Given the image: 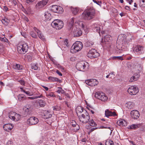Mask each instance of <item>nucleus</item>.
Returning <instances> with one entry per match:
<instances>
[{
    "label": "nucleus",
    "instance_id": "nucleus-24",
    "mask_svg": "<svg viewBox=\"0 0 145 145\" xmlns=\"http://www.w3.org/2000/svg\"><path fill=\"white\" fill-rule=\"evenodd\" d=\"M141 126V125L139 124H133L128 127V128L130 129H136Z\"/></svg>",
    "mask_w": 145,
    "mask_h": 145
},
{
    "label": "nucleus",
    "instance_id": "nucleus-16",
    "mask_svg": "<svg viewBox=\"0 0 145 145\" xmlns=\"http://www.w3.org/2000/svg\"><path fill=\"white\" fill-rule=\"evenodd\" d=\"M130 114L132 118L134 119H138L140 115L139 112L136 110L131 111Z\"/></svg>",
    "mask_w": 145,
    "mask_h": 145
},
{
    "label": "nucleus",
    "instance_id": "nucleus-33",
    "mask_svg": "<svg viewBox=\"0 0 145 145\" xmlns=\"http://www.w3.org/2000/svg\"><path fill=\"white\" fill-rule=\"evenodd\" d=\"M39 104L40 106L44 107L46 105V103L44 101L42 100H40L39 101Z\"/></svg>",
    "mask_w": 145,
    "mask_h": 145
},
{
    "label": "nucleus",
    "instance_id": "nucleus-40",
    "mask_svg": "<svg viewBox=\"0 0 145 145\" xmlns=\"http://www.w3.org/2000/svg\"><path fill=\"white\" fill-rule=\"evenodd\" d=\"M44 16L46 18H50L52 17L51 14L49 12H45Z\"/></svg>",
    "mask_w": 145,
    "mask_h": 145
},
{
    "label": "nucleus",
    "instance_id": "nucleus-57",
    "mask_svg": "<svg viewBox=\"0 0 145 145\" xmlns=\"http://www.w3.org/2000/svg\"><path fill=\"white\" fill-rule=\"evenodd\" d=\"M102 128H108L110 129L111 131V133H112V131L113 130V129L112 128H110V127L107 126L106 127L102 126L101 127Z\"/></svg>",
    "mask_w": 145,
    "mask_h": 145
},
{
    "label": "nucleus",
    "instance_id": "nucleus-36",
    "mask_svg": "<svg viewBox=\"0 0 145 145\" xmlns=\"http://www.w3.org/2000/svg\"><path fill=\"white\" fill-rule=\"evenodd\" d=\"M16 113V112H10L9 115V118L14 120V115H15Z\"/></svg>",
    "mask_w": 145,
    "mask_h": 145
},
{
    "label": "nucleus",
    "instance_id": "nucleus-4",
    "mask_svg": "<svg viewBox=\"0 0 145 145\" xmlns=\"http://www.w3.org/2000/svg\"><path fill=\"white\" fill-rule=\"evenodd\" d=\"M88 64L86 62L81 61L78 62L76 64V69L79 71H84L88 68Z\"/></svg>",
    "mask_w": 145,
    "mask_h": 145
},
{
    "label": "nucleus",
    "instance_id": "nucleus-14",
    "mask_svg": "<svg viewBox=\"0 0 145 145\" xmlns=\"http://www.w3.org/2000/svg\"><path fill=\"white\" fill-rule=\"evenodd\" d=\"M23 110L27 115H30L32 114V108L30 105H27L23 108Z\"/></svg>",
    "mask_w": 145,
    "mask_h": 145
},
{
    "label": "nucleus",
    "instance_id": "nucleus-29",
    "mask_svg": "<svg viewBox=\"0 0 145 145\" xmlns=\"http://www.w3.org/2000/svg\"><path fill=\"white\" fill-rule=\"evenodd\" d=\"M111 37L109 35H107L105 36L104 38V41L106 42H109L110 40H111Z\"/></svg>",
    "mask_w": 145,
    "mask_h": 145
},
{
    "label": "nucleus",
    "instance_id": "nucleus-23",
    "mask_svg": "<svg viewBox=\"0 0 145 145\" xmlns=\"http://www.w3.org/2000/svg\"><path fill=\"white\" fill-rule=\"evenodd\" d=\"M117 124L120 126H126L127 123L126 121L123 120H121L117 122Z\"/></svg>",
    "mask_w": 145,
    "mask_h": 145
},
{
    "label": "nucleus",
    "instance_id": "nucleus-9",
    "mask_svg": "<svg viewBox=\"0 0 145 145\" xmlns=\"http://www.w3.org/2000/svg\"><path fill=\"white\" fill-rule=\"evenodd\" d=\"M39 120L37 118L35 117H31L27 120V123L30 125H35L39 122Z\"/></svg>",
    "mask_w": 145,
    "mask_h": 145
},
{
    "label": "nucleus",
    "instance_id": "nucleus-42",
    "mask_svg": "<svg viewBox=\"0 0 145 145\" xmlns=\"http://www.w3.org/2000/svg\"><path fill=\"white\" fill-rule=\"evenodd\" d=\"M54 110L55 111H59L61 109V107L59 106L56 105L53 107Z\"/></svg>",
    "mask_w": 145,
    "mask_h": 145
},
{
    "label": "nucleus",
    "instance_id": "nucleus-37",
    "mask_svg": "<svg viewBox=\"0 0 145 145\" xmlns=\"http://www.w3.org/2000/svg\"><path fill=\"white\" fill-rule=\"evenodd\" d=\"M58 89L57 91V92L59 93H61L62 94H64L65 93V91L61 87H58Z\"/></svg>",
    "mask_w": 145,
    "mask_h": 145
},
{
    "label": "nucleus",
    "instance_id": "nucleus-41",
    "mask_svg": "<svg viewBox=\"0 0 145 145\" xmlns=\"http://www.w3.org/2000/svg\"><path fill=\"white\" fill-rule=\"evenodd\" d=\"M114 143L112 141L110 140H107L105 142V145H113Z\"/></svg>",
    "mask_w": 145,
    "mask_h": 145
},
{
    "label": "nucleus",
    "instance_id": "nucleus-25",
    "mask_svg": "<svg viewBox=\"0 0 145 145\" xmlns=\"http://www.w3.org/2000/svg\"><path fill=\"white\" fill-rule=\"evenodd\" d=\"M125 106L127 107L130 109L133 108L134 107V104L131 102H127L126 103Z\"/></svg>",
    "mask_w": 145,
    "mask_h": 145
},
{
    "label": "nucleus",
    "instance_id": "nucleus-44",
    "mask_svg": "<svg viewBox=\"0 0 145 145\" xmlns=\"http://www.w3.org/2000/svg\"><path fill=\"white\" fill-rule=\"evenodd\" d=\"M42 97V95H40L38 96H35L33 97H29L28 98L30 99L33 100L38 98H40Z\"/></svg>",
    "mask_w": 145,
    "mask_h": 145
},
{
    "label": "nucleus",
    "instance_id": "nucleus-60",
    "mask_svg": "<svg viewBox=\"0 0 145 145\" xmlns=\"http://www.w3.org/2000/svg\"><path fill=\"white\" fill-rule=\"evenodd\" d=\"M7 145H12L13 142L11 141H8L7 144Z\"/></svg>",
    "mask_w": 145,
    "mask_h": 145
},
{
    "label": "nucleus",
    "instance_id": "nucleus-54",
    "mask_svg": "<svg viewBox=\"0 0 145 145\" xmlns=\"http://www.w3.org/2000/svg\"><path fill=\"white\" fill-rule=\"evenodd\" d=\"M31 68L34 70H37L38 69L37 65V64H34L31 66Z\"/></svg>",
    "mask_w": 145,
    "mask_h": 145
},
{
    "label": "nucleus",
    "instance_id": "nucleus-58",
    "mask_svg": "<svg viewBox=\"0 0 145 145\" xmlns=\"http://www.w3.org/2000/svg\"><path fill=\"white\" fill-rule=\"evenodd\" d=\"M27 58L29 61H31L32 59V57L29 55H28L27 56Z\"/></svg>",
    "mask_w": 145,
    "mask_h": 145
},
{
    "label": "nucleus",
    "instance_id": "nucleus-15",
    "mask_svg": "<svg viewBox=\"0 0 145 145\" xmlns=\"http://www.w3.org/2000/svg\"><path fill=\"white\" fill-rule=\"evenodd\" d=\"M53 22L52 24V26L54 27L57 29H61L63 26V24L62 21L61 20L59 23L57 24L56 23L54 22Z\"/></svg>",
    "mask_w": 145,
    "mask_h": 145
},
{
    "label": "nucleus",
    "instance_id": "nucleus-13",
    "mask_svg": "<svg viewBox=\"0 0 145 145\" xmlns=\"http://www.w3.org/2000/svg\"><path fill=\"white\" fill-rule=\"evenodd\" d=\"M143 46H137L134 49L133 52H134L135 54L137 55L141 54L144 53Z\"/></svg>",
    "mask_w": 145,
    "mask_h": 145
},
{
    "label": "nucleus",
    "instance_id": "nucleus-21",
    "mask_svg": "<svg viewBox=\"0 0 145 145\" xmlns=\"http://www.w3.org/2000/svg\"><path fill=\"white\" fill-rule=\"evenodd\" d=\"M105 115L106 116L108 117L109 116H114L117 115L115 112H112L108 110L105 111Z\"/></svg>",
    "mask_w": 145,
    "mask_h": 145
},
{
    "label": "nucleus",
    "instance_id": "nucleus-52",
    "mask_svg": "<svg viewBox=\"0 0 145 145\" xmlns=\"http://www.w3.org/2000/svg\"><path fill=\"white\" fill-rule=\"evenodd\" d=\"M109 78L113 79L114 78L115 74H114V72H112L110 73L109 74Z\"/></svg>",
    "mask_w": 145,
    "mask_h": 145
},
{
    "label": "nucleus",
    "instance_id": "nucleus-1",
    "mask_svg": "<svg viewBox=\"0 0 145 145\" xmlns=\"http://www.w3.org/2000/svg\"><path fill=\"white\" fill-rule=\"evenodd\" d=\"M122 35H120L118 36V39L117 41L116 44V50L117 53H121L123 51H126L127 50V47L125 46L123 43L121 42V41L123 42Z\"/></svg>",
    "mask_w": 145,
    "mask_h": 145
},
{
    "label": "nucleus",
    "instance_id": "nucleus-27",
    "mask_svg": "<svg viewBox=\"0 0 145 145\" xmlns=\"http://www.w3.org/2000/svg\"><path fill=\"white\" fill-rule=\"evenodd\" d=\"M1 22L3 24L7 25L10 22V20L8 19H2L1 20Z\"/></svg>",
    "mask_w": 145,
    "mask_h": 145
},
{
    "label": "nucleus",
    "instance_id": "nucleus-8",
    "mask_svg": "<svg viewBox=\"0 0 145 145\" xmlns=\"http://www.w3.org/2000/svg\"><path fill=\"white\" fill-rule=\"evenodd\" d=\"M95 97L103 101H106L108 98L105 94L102 92L98 91L95 93Z\"/></svg>",
    "mask_w": 145,
    "mask_h": 145
},
{
    "label": "nucleus",
    "instance_id": "nucleus-39",
    "mask_svg": "<svg viewBox=\"0 0 145 145\" xmlns=\"http://www.w3.org/2000/svg\"><path fill=\"white\" fill-rule=\"evenodd\" d=\"M139 5L141 7H145V0H140Z\"/></svg>",
    "mask_w": 145,
    "mask_h": 145
},
{
    "label": "nucleus",
    "instance_id": "nucleus-56",
    "mask_svg": "<svg viewBox=\"0 0 145 145\" xmlns=\"http://www.w3.org/2000/svg\"><path fill=\"white\" fill-rule=\"evenodd\" d=\"M31 36L34 37V38H36L37 37V35L36 34L33 32H31Z\"/></svg>",
    "mask_w": 145,
    "mask_h": 145
},
{
    "label": "nucleus",
    "instance_id": "nucleus-64",
    "mask_svg": "<svg viewBox=\"0 0 145 145\" xmlns=\"http://www.w3.org/2000/svg\"><path fill=\"white\" fill-rule=\"evenodd\" d=\"M56 72L60 76H61L62 75V74L58 70H57L56 71Z\"/></svg>",
    "mask_w": 145,
    "mask_h": 145
},
{
    "label": "nucleus",
    "instance_id": "nucleus-48",
    "mask_svg": "<svg viewBox=\"0 0 145 145\" xmlns=\"http://www.w3.org/2000/svg\"><path fill=\"white\" fill-rule=\"evenodd\" d=\"M14 69L17 70H20L22 69L20 68V66L19 64H16L14 66Z\"/></svg>",
    "mask_w": 145,
    "mask_h": 145
},
{
    "label": "nucleus",
    "instance_id": "nucleus-2",
    "mask_svg": "<svg viewBox=\"0 0 145 145\" xmlns=\"http://www.w3.org/2000/svg\"><path fill=\"white\" fill-rule=\"evenodd\" d=\"M95 14V9L92 7H87L83 12L82 14V17L86 18L90 17L93 18Z\"/></svg>",
    "mask_w": 145,
    "mask_h": 145
},
{
    "label": "nucleus",
    "instance_id": "nucleus-53",
    "mask_svg": "<svg viewBox=\"0 0 145 145\" xmlns=\"http://www.w3.org/2000/svg\"><path fill=\"white\" fill-rule=\"evenodd\" d=\"M1 40L2 41L4 42L7 43H8L9 42L8 40L5 37L3 38H1Z\"/></svg>",
    "mask_w": 145,
    "mask_h": 145
},
{
    "label": "nucleus",
    "instance_id": "nucleus-34",
    "mask_svg": "<svg viewBox=\"0 0 145 145\" xmlns=\"http://www.w3.org/2000/svg\"><path fill=\"white\" fill-rule=\"evenodd\" d=\"M88 123L89 124L90 126L93 127H95L97 125V124L93 120H92L90 121H89H89H88Z\"/></svg>",
    "mask_w": 145,
    "mask_h": 145
},
{
    "label": "nucleus",
    "instance_id": "nucleus-22",
    "mask_svg": "<svg viewBox=\"0 0 145 145\" xmlns=\"http://www.w3.org/2000/svg\"><path fill=\"white\" fill-rule=\"evenodd\" d=\"M86 110L85 109H84L81 106H78L76 108V112L78 116V114L83 113H84V110Z\"/></svg>",
    "mask_w": 145,
    "mask_h": 145
},
{
    "label": "nucleus",
    "instance_id": "nucleus-10",
    "mask_svg": "<svg viewBox=\"0 0 145 145\" xmlns=\"http://www.w3.org/2000/svg\"><path fill=\"white\" fill-rule=\"evenodd\" d=\"M51 10L53 12L59 14L63 13V10L61 7L57 5H52Z\"/></svg>",
    "mask_w": 145,
    "mask_h": 145
},
{
    "label": "nucleus",
    "instance_id": "nucleus-20",
    "mask_svg": "<svg viewBox=\"0 0 145 145\" xmlns=\"http://www.w3.org/2000/svg\"><path fill=\"white\" fill-rule=\"evenodd\" d=\"M82 31L79 29H74L73 32L74 35V37H79L82 34Z\"/></svg>",
    "mask_w": 145,
    "mask_h": 145
},
{
    "label": "nucleus",
    "instance_id": "nucleus-43",
    "mask_svg": "<svg viewBox=\"0 0 145 145\" xmlns=\"http://www.w3.org/2000/svg\"><path fill=\"white\" fill-rule=\"evenodd\" d=\"M113 59H118L122 60L123 59V58L121 56H113L112 57Z\"/></svg>",
    "mask_w": 145,
    "mask_h": 145
},
{
    "label": "nucleus",
    "instance_id": "nucleus-59",
    "mask_svg": "<svg viewBox=\"0 0 145 145\" xmlns=\"http://www.w3.org/2000/svg\"><path fill=\"white\" fill-rule=\"evenodd\" d=\"M64 43L67 46H68V40L67 39H65L64 41Z\"/></svg>",
    "mask_w": 145,
    "mask_h": 145
},
{
    "label": "nucleus",
    "instance_id": "nucleus-63",
    "mask_svg": "<svg viewBox=\"0 0 145 145\" xmlns=\"http://www.w3.org/2000/svg\"><path fill=\"white\" fill-rule=\"evenodd\" d=\"M61 20H58V19H56L54 20L53 22H54L56 23L57 24L59 23L60 22Z\"/></svg>",
    "mask_w": 145,
    "mask_h": 145
},
{
    "label": "nucleus",
    "instance_id": "nucleus-46",
    "mask_svg": "<svg viewBox=\"0 0 145 145\" xmlns=\"http://www.w3.org/2000/svg\"><path fill=\"white\" fill-rule=\"evenodd\" d=\"M74 20L73 19H71L68 21V23L70 24V25L72 26L74 25Z\"/></svg>",
    "mask_w": 145,
    "mask_h": 145
},
{
    "label": "nucleus",
    "instance_id": "nucleus-51",
    "mask_svg": "<svg viewBox=\"0 0 145 145\" xmlns=\"http://www.w3.org/2000/svg\"><path fill=\"white\" fill-rule=\"evenodd\" d=\"M85 82L86 84L89 86H91V85H93L91 83V79L86 80Z\"/></svg>",
    "mask_w": 145,
    "mask_h": 145
},
{
    "label": "nucleus",
    "instance_id": "nucleus-49",
    "mask_svg": "<svg viewBox=\"0 0 145 145\" xmlns=\"http://www.w3.org/2000/svg\"><path fill=\"white\" fill-rule=\"evenodd\" d=\"M74 121V123H72V126H73L74 127H77V128L76 129H75L76 130H79L80 129V128L78 125L76 124L75 121Z\"/></svg>",
    "mask_w": 145,
    "mask_h": 145
},
{
    "label": "nucleus",
    "instance_id": "nucleus-61",
    "mask_svg": "<svg viewBox=\"0 0 145 145\" xmlns=\"http://www.w3.org/2000/svg\"><path fill=\"white\" fill-rule=\"evenodd\" d=\"M93 1L95 3H96L97 4H98L99 5H100V4L101 3V2H99V1H96L95 0H93Z\"/></svg>",
    "mask_w": 145,
    "mask_h": 145
},
{
    "label": "nucleus",
    "instance_id": "nucleus-47",
    "mask_svg": "<svg viewBox=\"0 0 145 145\" xmlns=\"http://www.w3.org/2000/svg\"><path fill=\"white\" fill-rule=\"evenodd\" d=\"M20 88V89H21L22 91H23L24 93H25L27 95L29 96H31L33 95L32 94L30 93V92H29V91H26L25 90L23 89V88Z\"/></svg>",
    "mask_w": 145,
    "mask_h": 145
},
{
    "label": "nucleus",
    "instance_id": "nucleus-32",
    "mask_svg": "<svg viewBox=\"0 0 145 145\" xmlns=\"http://www.w3.org/2000/svg\"><path fill=\"white\" fill-rule=\"evenodd\" d=\"M139 75H137L136 76H136H132L131 78L129 81L130 82H133V81H136L138 79V78H139Z\"/></svg>",
    "mask_w": 145,
    "mask_h": 145
},
{
    "label": "nucleus",
    "instance_id": "nucleus-17",
    "mask_svg": "<svg viewBox=\"0 0 145 145\" xmlns=\"http://www.w3.org/2000/svg\"><path fill=\"white\" fill-rule=\"evenodd\" d=\"M3 127L5 131L9 132L13 128V126L11 124H7L4 125Z\"/></svg>",
    "mask_w": 145,
    "mask_h": 145
},
{
    "label": "nucleus",
    "instance_id": "nucleus-62",
    "mask_svg": "<svg viewBox=\"0 0 145 145\" xmlns=\"http://www.w3.org/2000/svg\"><path fill=\"white\" fill-rule=\"evenodd\" d=\"M21 85H24L25 84V82L23 81V80H20V81H19Z\"/></svg>",
    "mask_w": 145,
    "mask_h": 145
},
{
    "label": "nucleus",
    "instance_id": "nucleus-35",
    "mask_svg": "<svg viewBox=\"0 0 145 145\" xmlns=\"http://www.w3.org/2000/svg\"><path fill=\"white\" fill-rule=\"evenodd\" d=\"M91 83L93 85H91V86H93L97 85L98 84V82L95 79H91Z\"/></svg>",
    "mask_w": 145,
    "mask_h": 145
},
{
    "label": "nucleus",
    "instance_id": "nucleus-50",
    "mask_svg": "<svg viewBox=\"0 0 145 145\" xmlns=\"http://www.w3.org/2000/svg\"><path fill=\"white\" fill-rule=\"evenodd\" d=\"M46 96L48 98H50V97H55V95H54L53 93L51 92L48 94H47L46 95Z\"/></svg>",
    "mask_w": 145,
    "mask_h": 145
},
{
    "label": "nucleus",
    "instance_id": "nucleus-45",
    "mask_svg": "<svg viewBox=\"0 0 145 145\" xmlns=\"http://www.w3.org/2000/svg\"><path fill=\"white\" fill-rule=\"evenodd\" d=\"M18 100L20 101H21L23 100L24 99H25V97L24 96L22 95H19L18 96Z\"/></svg>",
    "mask_w": 145,
    "mask_h": 145
},
{
    "label": "nucleus",
    "instance_id": "nucleus-55",
    "mask_svg": "<svg viewBox=\"0 0 145 145\" xmlns=\"http://www.w3.org/2000/svg\"><path fill=\"white\" fill-rule=\"evenodd\" d=\"M87 43L88 46H91L93 44V42L92 41H88L87 42Z\"/></svg>",
    "mask_w": 145,
    "mask_h": 145
},
{
    "label": "nucleus",
    "instance_id": "nucleus-7",
    "mask_svg": "<svg viewBox=\"0 0 145 145\" xmlns=\"http://www.w3.org/2000/svg\"><path fill=\"white\" fill-rule=\"evenodd\" d=\"M99 55V53L95 49H92L89 50L87 54V56L90 58L98 57Z\"/></svg>",
    "mask_w": 145,
    "mask_h": 145
},
{
    "label": "nucleus",
    "instance_id": "nucleus-5",
    "mask_svg": "<svg viewBox=\"0 0 145 145\" xmlns=\"http://www.w3.org/2000/svg\"><path fill=\"white\" fill-rule=\"evenodd\" d=\"M79 120L84 123H86L88 122L90 117L89 114L86 110H84V113H82L81 115L78 116Z\"/></svg>",
    "mask_w": 145,
    "mask_h": 145
},
{
    "label": "nucleus",
    "instance_id": "nucleus-6",
    "mask_svg": "<svg viewBox=\"0 0 145 145\" xmlns=\"http://www.w3.org/2000/svg\"><path fill=\"white\" fill-rule=\"evenodd\" d=\"M83 47L82 43L80 41L76 42L72 46L71 50L75 52H78L81 50Z\"/></svg>",
    "mask_w": 145,
    "mask_h": 145
},
{
    "label": "nucleus",
    "instance_id": "nucleus-3",
    "mask_svg": "<svg viewBox=\"0 0 145 145\" xmlns=\"http://www.w3.org/2000/svg\"><path fill=\"white\" fill-rule=\"evenodd\" d=\"M29 47L27 44L24 42L20 43L18 45L17 51L21 54H25L27 51Z\"/></svg>",
    "mask_w": 145,
    "mask_h": 145
},
{
    "label": "nucleus",
    "instance_id": "nucleus-31",
    "mask_svg": "<svg viewBox=\"0 0 145 145\" xmlns=\"http://www.w3.org/2000/svg\"><path fill=\"white\" fill-rule=\"evenodd\" d=\"M14 121H18L21 118V116L20 114L16 113L14 116Z\"/></svg>",
    "mask_w": 145,
    "mask_h": 145
},
{
    "label": "nucleus",
    "instance_id": "nucleus-38",
    "mask_svg": "<svg viewBox=\"0 0 145 145\" xmlns=\"http://www.w3.org/2000/svg\"><path fill=\"white\" fill-rule=\"evenodd\" d=\"M37 33L38 34V37L40 39L42 40H45L44 37L43 35L42 34L40 31H39V32H37Z\"/></svg>",
    "mask_w": 145,
    "mask_h": 145
},
{
    "label": "nucleus",
    "instance_id": "nucleus-11",
    "mask_svg": "<svg viewBox=\"0 0 145 145\" xmlns=\"http://www.w3.org/2000/svg\"><path fill=\"white\" fill-rule=\"evenodd\" d=\"M129 93L131 95H135L139 91L138 89L135 86H131L127 90Z\"/></svg>",
    "mask_w": 145,
    "mask_h": 145
},
{
    "label": "nucleus",
    "instance_id": "nucleus-28",
    "mask_svg": "<svg viewBox=\"0 0 145 145\" xmlns=\"http://www.w3.org/2000/svg\"><path fill=\"white\" fill-rule=\"evenodd\" d=\"M48 79L54 82L57 81L59 82H60L61 80H59L57 78L55 77H53L52 76H50L49 77Z\"/></svg>",
    "mask_w": 145,
    "mask_h": 145
},
{
    "label": "nucleus",
    "instance_id": "nucleus-18",
    "mask_svg": "<svg viewBox=\"0 0 145 145\" xmlns=\"http://www.w3.org/2000/svg\"><path fill=\"white\" fill-rule=\"evenodd\" d=\"M93 29L94 32H97L100 33V32L101 31V28L103 29L102 26H99L96 24H94L93 25Z\"/></svg>",
    "mask_w": 145,
    "mask_h": 145
},
{
    "label": "nucleus",
    "instance_id": "nucleus-30",
    "mask_svg": "<svg viewBox=\"0 0 145 145\" xmlns=\"http://www.w3.org/2000/svg\"><path fill=\"white\" fill-rule=\"evenodd\" d=\"M75 23L78 24L80 27H82L83 29H84V23L80 21L75 22Z\"/></svg>",
    "mask_w": 145,
    "mask_h": 145
},
{
    "label": "nucleus",
    "instance_id": "nucleus-19",
    "mask_svg": "<svg viewBox=\"0 0 145 145\" xmlns=\"http://www.w3.org/2000/svg\"><path fill=\"white\" fill-rule=\"evenodd\" d=\"M71 9L72 13L74 15H76L80 11V9L78 7H71Z\"/></svg>",
    "mask_w": 145,
    "mask_h": 145
},
{
    "label": "nucleus",
    "instance_id": "nucleus-12",
    "mask_svg": "<svg viewBox=\"0 0 145 145\" xmlns=\"http://www.w3.org/2000/svg\"><path fill=\"white\" fill-rule=\"evenodd\" d=\"M47 0H44L38 2L35 6L37 9L40 10L47 3Z\"/></svg>",
    "mask_w": 145,
    "mask_h": 145
},
{
    "label": "nucleus",
    "instance_id": "nucleus-26",
    "mask_svg": "<svg viewBox=\"0 0 145 145\" xmlns=\"http://www.w3.org/2000/svg\"><path fill=\"white\" fill-rule=\"evenodd\" d=\"M44 117L45 119H48L51 118L52 115L48 111H46L44 113Z\"/></svg>",
    "mask_w": 145,
    "mask_h": 145
}]
</instances>
